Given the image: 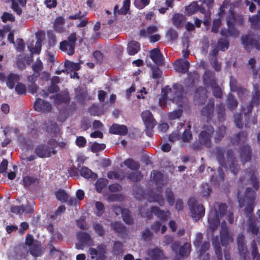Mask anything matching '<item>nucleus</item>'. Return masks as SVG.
Wrapping results in <instances>:
<instances>
[{"label": "nucleus", "mask_w": 260, "mask_h": 260, "mask_svg": "<svg viewBox=\"0 0 260 260\" xmlns=\"http://www.w3.org/2000/svg\"><path fill=\"white\" fill-rule=\"evenodd\" d=\"M220 239L221 244L223 246H226L229 243L233 242V236L229 233L224 220L221 222Z\"/></svg>", "instance_id": "9"}, {"label": "nucleus", "mask_w": 260, "mask_h": 260, "mask_svg": "<svg viewBox=\"0 0 260 260\" xmlns=\"http://www.w3.org/2000/svg\"><path fill=\"white\" fill-rule=\"evenodd\" d=\"M142 119L147 128L152 129L156 122L151 112L148 110L143 111L141 114Z\"/></svg>", "instance_id": "10"}, {"label": "nucleus", "mask_w": 260, "mask_h": 260, "mask_svg": "<svg viewBox=\"0 0 260 260\" xmlns=\"http://www.w3.org/2000/svg\"><path fill=\"white\" fill-rule=\"evenodd\" d=\"M65 22V20L63 18L61 17H58L56 18L54 22V29L58 32H61L63 31V24Z\"/></svg>", "instance_id": "31"}, {"label": "nucleus", "mask_w": 260, "mask_h": 260, "mask_svg": "<svg viewBox=\"0 0 260 260\" xmlns=\"http://www.w3.org/2000/svg\"><path fill=\"white\" fill-rule=\"evenodd\" d=\"M33 42H28L27 47L30 52L33 53H39L41 50V40L38 39L36 42L35 46L34 48L33 46Z\"/></svg>", "instance_id": "26"}, {"label": "nucleus", "mask_w": 260, "mask_h": 260, "mask_svg": "<svg viewBox=\"0 0 260 260\" xmlns=\"http://www.w3.org/2000/svg\"><path fill=\"white\" fill-rule=\"evenodd\" d=\"M247 231L251 235L257 236L258 239L259 238L260 231L255 222H249L248 223Z\"/></svg>", "instance_id": "30"}, {"label": "nucleus", "mask_w": 260, "mask_h": 260, "mask_svg": "<svg viewBox=\"0 0 260 260\" xmlns=\"http://www.w3.org/2000/svg\"><path fill=\"white\" fill-rule=\"evenodd\" d=\"M122 216L123 218V219L124 221L126 223L128 224H131L133 223V220L129 212L127 209H124L122 212Z\"/></svg>", "instance_id": "46"}, {"label": "nucleus", "mask_w": 260, "mask_h": 260, "mask_svg": "<svg viewBox=\"0 0 260 260\" xmlns=\"http://www.w3.org/2000/svg\"><path fill=\"white\" fill-rule=\"evenodd\" d=\"M78 239L81 243H85L86 245L93 244V242L90 239V235L85 233H80L77 235Z\"/></svg>", "instance_id": "27"}, {"label": "nucleus", "mask_w": 260, "mask_h": 260, "mask_svg": "<svg viewBox=\"0 0 260 260\" xmlns=\"http://www.w3.org/2000/svg\"><path fill=\"white\" fill-rule=\"evenodd\" d=\"M210 73H206L203 77L204 82L207 86H210L213 88V93L215 96L220 98L222 96L220 88L216 85L214 79L210 76Z\"/></svg>", "instance_id": "6"}, {"label": "nucleus", "mask_w": 260, "mask_h": 260, "mask_svg": "<svg viewBox=\"0 0 260 260\" xmlns=\"http://www.w3.org/2000/svg\"><path fill=\"white\" fill-rule=\"evenodd\" d=\"M151 213H153L160 219L166 220L170 216V213L161 210L159 208L153 207L151 209Z\"/></svg>", "instance_id": "20"}, {"label": "nucleus", "mask_w": 260, "mask_h": 260, "mask_svg": "<svg viewBox=\"0 0 260 260\" xmlns=\"http://www.w3.org/2000/svg\"><path fill=\"white\" fill-rule=\"evenodd\" d=\"M249 20L253 27H260V11L257 12L256 15L250 17Z\"/></svg>", "instance_id": "37"}, {"label": "nucleus", "mask_w": 260, "mask_h": 260, "mask_svg": "<svg viewBox=\"0 0 260 260\" xmlns=\"http://www.w3.org/2000/svg\"><path fill=\"white\" fill-rule=\"evenodd\" d=\"M34 108L38 112H48L51 109V106L49 103L41 99H38L34 103Z\"/></svg>", "instance_id": "11"}, {"label": "nucleus", "mask_w": 260, "mask_h": 260, "mask_svg": "<svg viewBox=\"0 0 260 260\" xmlns=\"http://www.w3.org/2000/svg\"><path fill=\"white\" fill-rule=\"evenodd\" d=\"M161 94L162 96L159 99V104L161 106L165 105L167 99L178 103V101L180 98L175 88L171 89L166 87L162 89Z\"/></svg>", "instance_id": "5"}, {"label": "nucleus", "mask_w": 260, "mask_h": 260, "mask_svg": "<svg viewBox=\"0 0 260 260\" xmlns=\"http://www.w3.org/2000/svg\"><path fill=\"white\" fill-rule=\"evenodd\" d=\"M238 197L239 199V207L242 208L245 206V211L246 213H250L253 211L254 201L255 200V193L254 191L249 188H247L245 191L244 197L242 199L240 192L238 191Z\"/></svg>", "instance_id": "2"}, {"label": "nucleus", "mask_w": 260, "mask_h": 260, "mask_svg": "<svg viewBox=\"0 0 260 260\" xmlns=\"http://www.w3.org/2000/svg\"><path fill=\"white\" fill-rule=\"evenodd\" d=\"M15 90L18 94H25L26 92V86L21 83H18L15 87Z\"/></svg>", "instance_id": "55"}, {"label": "nucleus", "mask_w": 260, "mask_h": 260, "mask_svg": "<svg viewBox=\"0 0 260 260\" xmlns=\"http://www.w3.org/2000/svg\"><path fill=\"white\" fill-rule=\"evenodd\" d=\"M56 198L61 202H67L68 200V194L63 190H59L55 193Z\"/></svg>", "instance_id": "42"}, {"label": "nucleus", "mask_w": 260, "mask_h": 260, "mask_svg": "<svg viewBox=\"0 0 260 260\" xmlns=\"http://www.w3.org/2000/svg\"><path fill=\"white\" fill-rule=\"evenodd\" d=\"M213 132V128L212 126H208L204 128V129L200 133L199 139L200 143L207 147L211 146V138Z\"/></svg>", "instance_id": "7"}, {"label": "nucleus", "mask_w": 260, "mask_h": 260, "mask_svg": "<svg viewBox=\"0 0 260 260\" xmlns=\"http://www.w3.org/2000/svg\"><path fill=\"white\" fill-rule=\"evenodd\" d=\"M152 78L154 79L159 78L162 75L161 71L157 67H153L151 68Z\"/></svg>", "instance_id": "62"}, {"label": "nucleus", "mask_w": 260, "mask_h": 260, "mask_svg": "<svg viewBox=\"0 0 260 260\" xmlns=\"http://www.w3.org/2000/svg\"><path fill=\"white\" fill-rule=\"evenodd\" d=\"M22 181L25 186H28L36 183L37 182V179L32 177L25 176L23 178Z\"/></svg>", "instance_id": "50"}, {"label": "nucleus", "mask_w": 260, "mask_h": 260, "mask_svg": "<svg viewBox=\"0 0 260 260\" xmlns=\"http://www.w3.org/2000/svg\"><path fill=\"white\" fill-rule=\"evenodd\" d=\"M166 196L167 201L170 205H173L174 204V194L172 191L170 190H167L166 191Z\"/></svg>", "instance_id": "64"}, {"label": "nucleus", "mask_w": 260, "mask_h": 260, "mask_svg": "<svg viewBox=\"0 0 260 260\" xmlns=\"http://www.w3.org/2000/svg\"><path fill=\"white\" fill-rule=\"evenodd\" d=\"M65 66L68 70L78 71L80 68V63L68 61L66 62Z\"/></svg>", "instance_id": "49"}, {"label": "nucleus", "mask_w": 260, "mask_h": 260, "mask_svg": "<svg viewBox=\"0 0 260 260\" xmlns=\"http://www.w3.org/2000/svg\"><path fill=\"white\" fill-rule=\"evenodd\" d=\"M123 164L131 170H137L139 168V164L132 159L125 160Z\"/></svg>", "instance_id": "41"}, {"label": "nucleus", "mask_w": 260, "mask_h": 260, "mask_svg": "<svg viewBox=\"0 0 260 260\" xmlns=\"http://www.w3.org/2000/svg\"><path fill=\"white\" fill-rule=\"evenodd\" d=\"M142 178V175L140 172H136L129 174L127 176V178L133 182L138 181Z\"/></svg>", "instance_id": "52"}, {"label": "nucleus", "mask_w": 260, "mask_h": 260, "mask_svg": "<svg viewBox=\"0 0 260 260\" xmlns=\"http://www.w3.org/2000/svg\"><path fill=\"white\" fill-rule=\"evenodd\" d=\"M203 9V8H200L196 2H193L191 3L189 5L186 7L185 11L188 15H191L197 11H200V9Z\"/></svg>", "instance_id": "36"}, {"label": "nucleus", "mask_w": 260, "mask_h": 260, "mask_svg": "<svg viewBox=\"0 0 260 260\" xmlns=\"http://www.w3.org/2000/svg\"><path fill=\"white\" fill-rule=\"evenodd\" d=\"M108 177L110 179H116L122 180L125 177L124 172L122 170L117 171H110L108 173Z\"/></svg>", "instance_id": "35"}, {"label": "nucleus", "mask_w": 260, "mask_h": 260, "mask_svg": "<svg viewBox=\"0 0 260 260\" xmlns=\"http://www.w3.org/2000/svg\"><path fill=\"white\" fill-rule=\"evenodd\" d=\"M147 254L150 260H159L163 258L164 253L162 250L158 248L150 249L148 251Z\"/></svg>", "instance_id": "14"}, {"label": "nucleus", "mask_w": 260, "mask_h": 260, "mask_svg": "<svg viewBox=\"0 0 260 260\" xmlns=\"http://www.w3.org/2000/svg\"><path fill=\"white\" fill-rule=\"evenodd\" d=\"M214 103L212 102L202 110V114L210 117L213 113Z\"/></svg>", "instance_id": "43"}, {"label": "nucleus", "mask_w": 260, "mask_h": 260, "mask_svg": "<svg viewBox=\"0 0 260 260\" xmlns=\"http://www.w3.org/2000/svg\"><path fill=\"white\" fill-rule=\"evenodd\" d=\"M151 176L157 184L159 185L160 184H164L163 182L164 176L160 172L154 171L151 173Z\"/></svg>", "instance_id": "38"}, {"label": "nucleus", "mask_w": 260, "mask_h": 260, "mask_svg": "<svg viewBox=\"0 0 260 260\" xmlns=\"http://www.w3.org/2000/svg\"><path fill=\"white\" fill-rule=\"evenodd\" d=\"M210 191L209 186L208 184H205L202 186V190L200 193L202 197H207L210 194Z\"/></svg>", "instance_id": "60"}, {"label": "nucleus", "mask_w": 260, "mask_h": 260, "mask_svg": "<svg viewBox=\"0 0 260 260\" xmlns=\"http://www.w3.org/2000/svg\"><path fill=\"white\" fill-rule=\"evenodd\" d=\"M31 254L35 256H38L41 254L40 245L37 242H35L34 246L30 247Z\"/></svg>", "instance_id": "44"}, {"label": "nucleus", "mask_w": 260, "mask_h": 260, "mask_svg": "<svg viewBox=\"0 0 260 260\" xmlns=\"http://www.w3.org/2000/svg\"><path fill=\"white\" fill-rule=\"evenodd\" d=\"M226 208L225 204L215 203L214 204L213 208L210 211L208 216L207 236L208 239L212 238V243L215 248L217 260H222V254L217 237L213 238V232L217 229L220 218L224 215Z\"/></svg>", "instance_id": "1"}, {"label": "nucleus", "mask_w": 260, "mask_h": 260, "mask_svg": "<svg viewBox=\"0 0 260 260\" xmlns=\"http://www.w3.org/2000/svg\"><path fill=\"white\" fill-rule=\"evenodd\" d=\"M242 40L244 47L247 49H249L250 46H254L257 49H259L258 42L253 40L249 36L243 37Z\"/></svg>", "instance_id": "19"}, {"label": "nucleus", "mask_w": 260, "mask_h": 260, "mask_svg": "<svg viewBox=\"0 0 260 260\" xmlns=\"http://www.w3.org/2000/svg\"><path fill=\"white\" fill-rule=\"evenodd\" d=\"M140 49V44L135 41H130L127 47V52L129 55H134L137 53Z\"/></svg>", "instance_id": "16"}, {"label": "nucleus", "mask_w": 260, "mask_h": 260, "mask_svg": "<svg viewBox=\"0 0 260 260\" xmlns=\"http://www.w3.org/2000/svg\"><path fill=\"white\" fill-rule=\"evenodd\" d=\"M106 185V181L102 179L98 180L95 183V187L98 192H101L103 188Z\"/></svg>", "instance_id": "59"}, {"label": "nucleus", "mask_w": 260, "mask_h": 260, "mask_svg": "<svg viewBox=\"0 0 260 260\" xmlns=\"http://www.w3.org/2000/svg\"><path fill=\"white\" fill-rule=\"evenodd\" d=\"M81 175L85 178L96 179L97 175L86 167H83L80 170Z\"/></svg>", "instance_id": "25"}, {"label": "nucleus", "mask_w": 260, "mask_h": 260, "mask_svg": "<svg viewBox=\"0 0 260 260\" xmlns=\"http://www.w3.org/2000/svg\"><path fill=\"white\" fill-rule=\"evenodd\" d=\"M191 246L189 243H185L181 247H180L179 252L177 254L178 255L181 257V259L178 257L176 260H181V258L188 254H189L190 251Z\"/></svg>", "instance_id": "32"}, {"label": "nucleus", "mask_w": 260, "mask_h": 260, "mask_svg": "<svg viewBox=\"0 0 260 260\" xmlns=\"http://www.w3.org/2000/svg\"><path fill=\"white\" fill-rule=\"evenodd\" d=\"M225 132V127L224 125H221L218 127L215 137V139L217 140H220L224 135Z\"/></svg>", "instance_id": "56"}, {"label": "nucleus", "mask_w": 260, "mask_h": 260, "mask_svg": "<svg viewBox=\"0 0 260 260\" xmlns=\"http://www.w3.org/2000/svg\"><path fill=\"white\" fill-rule=\"evenodd\" d=\"M189 62L182 58L176 60L174 64V69L179 73H185L189 68Z\"/></svg>", "instance_id": "12"}, {"label": "nucleus", "mask_w": 260, "mask_h": 260, "mask_svg": "<svg viewBox=\"0 0 260 260\" xmlns=\"http://www.w3.org/2000/svg\"><path fill=\"white\" fill-rule=\"evenodd\" d=\"M240 156L243 161L246 162L250 160V151L248 146H245L241 149Z\"/></svg>", "instance_id": "33"}, {"label": "nucleus", "mask_w": 260, "mask_h": 260, "mask_svg": "<svg viewBox=\"0 0 260 260\" xmlns=\"http://www.w3.org/2000/svg\"><path fill=\"white\" fill-rule=\"evenodd\" d=\"M89 253L91 255V258L96 260H104L106 258V246L103 245L99 246L97 249L94 248H90L89 249Z\"/></svg>", "instance_id": "8"}, {"label": "nucleus", "mask_w": 260, "mask_h": 260, "mask_svg": "<svg viewBox=\"0 0 260 260\" xmlns=\"http://www.w3.org/2000/svg\"><path fill=\"white\" fill-rule=\"evenodd\" d=\"M209 247L210 243L209 242H205L201 246L200 245L198 248H197L198 252L199 253L200 256H201V258L203 259L209 260V256L208 253L206 254L205 257H203L204 256V253H205V252L209 248Z\"/></svg>", "instance_id": "24"}, {"label": "nucleus", "mask_w": 260, "mask_h": 260, "mask_svg": "<svg viewBox=\"0 0 260 260\" xmlns=\"http://www.w3.org/2000/svg\"><path fill=\"white\" fill-rule=\"evenodd\" d=\"M127 131L126 126L117 124H113L109 129L110 133L120 135H126Z\"/></svg>", "instance_id": "13"}, {"label": "nucleus", "mask_w": 260, "mask_h": 260, "mask_svg": "<svg viewBox=\"0 0 260 260\" xmlns=\"http://www.w3.org/2000/svg\"><path fill=\"white\" fill-rule=\"evenodd\" d=\"M160 193V192L159 190L157 189L156 191L152 192V194L149 196L148 200L150 202H157L159 205L162 206L164 204V200Z\"/></svg>", "instance_id": "21"}, {"label": "nucleus", "mask_w": 260, "mask_h": 260, "mask_svg": "<svg viewBox=\"0 0 260 260\" xmlns=\"http://www.w3.org/2000/svg\"><path fill=\"white\" fill-rule=\"evenodd\" d=\"M251 101L253 104L258 105L260 101V91L256 84L253 85V91L252 92Z\"/></svg>", "instance_id": "28"}, {"label": "nucleus", "mask_w": 260, "mask_h": 260, "mask_svg": "<svg viewBox=\"0 0 260 260\" xmlns=\"http://www.w3.org/2000/svg\"><path fill=\"white\" fill-rule=\"evenodd\" d=\"M237 243L239 253L244 257L246 253V247L244 243V236L243 234H239L238 235Z\"/></svg>", "instance_id": "17"}, {"label": "nucleus", "mask_w": 260, "mask_h": 260, "mask_svg": "<svg viewBox=\"0 0 260 260\" xmlns=\"http://www.w3.org/2000/svg\"><path fill=\"white\" fill-rule=\"evenodd\" d=\"M68 42L70 43V53H74L75 50V42L77 41L76 34L75 32L72 33L68 38Z\"/></svg>", "instance_id": "40"}, {"label": "nucleus", "mask_w": 260, "mask_h": 260, "mask_svg": "<svg viewBox=\"0 0 260 260\" xmlns=\"http://www.w3.org/2000/svg\"><path fill=\"white\" fill-rule=\"evenodd\" d=\"M188 206L192 213V217L194 220H198L204 216L205 208L202 205L199 204L195 199L191 198L189 200Z\"/></svg>", "instance_id": "4"}, {"label": "nucleus", "mask_w": 260, "mask_h": 260, "mask_svg": "<svg viewBox=\"0 0 260 260\" xmlns=\"http://www.w3.org/2000/svg\"><path fill=\"white\" fill-rule=\"evenodd\" d=\"M227 24L229 27V36H231L233 37H238L239 35L238 31L236 30L234 27H233L232 22L230 21L229 19H227Z\"/></svg>", "instance_id": "48"}, {"label": "nucleus", "mask_w": 260, "mask_h": 260, "mask_svg": "<svg viewBox=\"0 0 260 260\" xmlns=\"http://www.w3.org/2000/svg\"><path fill=\"white\" fill-rule=\"evenodd\" d=\"M129 5L130 0H124L123 3V6L120 10H119L118 6L116 5L114 9V14H125L129 9Z\"/></svg>", "instance_id": "23"}, {"label": "nucleus", "mask_w": 260, "mask_h": 260, "mask_svg": "<svg viewBox=\"0 0 260 260\" xmlns=\"http://www.w3.org/2000/svg\"><path fill=\"white\" fill-rule=\"evenodd\" d=\"M230 86L231 89L232 91H237L238 94L239 96H241L242 94H247V91L245 89L242 88H238L237 86L236 81L233 78L230 79Z\"/></svg>", "instance_id": "29"}, {"label": "nucleus", "mask_w": 260, "mask_h": 260, "mask_svg": "<svg viewBox=\"0 0 260 260\" xmlns=\"http://www.w3.org/2000/svg\"><path fill=\"white\" fill-rule=\"evenodd\" d=\"M106 147L104 144H99L94 143L92 144L90 147L91 151L93 152H97L104 150Z\"/></svg>", "instance_id": "53"}, {"label": "nucleus", "mask_w": 260, "mask_h": 260, "mask_svg": "<svg viewBox=\"0 0 260 260\" xmlns=\"http://www.w3.org/2000/svg\"><path fill=\"white\" fill-rule=\"evenodd\" d=\"M157 27L154 25H150L148 26L146 29H143L140 31V35L143 37H147L157 31Z\"/></svg>", "instance_id": "34"}, {"label": "nucleus", "mask_w": 260, "mask_h": 260, "mask_svg": "<svg viewBox=\"0 0 260 260\" xmlns=\"http://www.w3.org/2000/svg\"><path fill=\"white\" fill-rule=\"evenodd\" d=\"M70 44L67 41H63L60 42L59 45L60 49L64 52H67L69 55H72L74 53H70Z\"/></svg>", "instance_id": "47"}, {"label": "nucleus", "mask_w": 260, "mask_h": 260, "mask_svg": "<svg viewBox=\"0 0 260 260\" xmlns=\"http://www.w3.org/2000/svg\"><path fill=\"white\" fill-rule=\"evenodd\" d=\"M150 3V0H135V6L139 9H142Z\"/></svg>", "instance_id": "54"}, {"label": "nucleus", "mask_w": 260, "mask_h": 260, "mask_svg": "<svg viewBox=\"0 0 260 260\" xmlns=\"http://www.w3.org/2000/svg\"><path fill=\"white\" fill-rule=\"evenodd\" d=\"M1 19L2 21L5 23L7 21L14 22L15 20L13 15L8 12H4L1 16Z\"/></svg>", "instance_id": "51"}, {"label": "nucleus", "mask_w": 260, "mask_h": 260, "mask_svg": "<svg viewBox=\"0 0 260 260\" xmlns=\"http://www.w3.org/2000/svg\"><path fill=\"white\" fill-rule=\"evenodd\" d=\"M6 3H11V8L17 14L20 15L22 13V9L19 6L18 3L15 0H4Z\"/></svg>", "instance_id": "39"}, {"label": "nucleus", "mask_w": 260, "mask_h": 260, "mask_svg": "<svg viewBox=\"0 0 260 260\" xmlns=\"http://www.w3.org/2000/svg\"><path fill=\"white\" fill-rule=\"evenodd\" d=\"M206 97V90L202 87H200L197 89L195 92L194 101L198 104L202 103Z\"/></svg>", "instance_id": "18"}, {"label": "nucleus", "mask_w": 260, "mask_h": 260, "mask_svg": "<svg viewBox=\"0 0 260 260\" xmlns=\"http://www.w3.org/2000/svg\"><path fill=\"white\" fill-rule=\"evenodd\" d=\"M151 59L157 64H160L163 62V58L160 50L158 48H154L150 52Z\"/></svg>", "instance_id": "15"}, {"label": "nucleus", "mask_w": 260, "mask_h": 260, "mask_svg": "<svg viewBox=\"0 0 260 260\" xmlns=\"http://www.w3.org/2000/svg\"><path fill=\"white\" fill-rule=\"evenodd\" d=\"M184 21V17L182 14H176L173 18L174 24L177 27L180 26L181 23Z\"/></svg>", "instance_id": "45"}, {"label": "nucleus", "mask_w": 260, "mask_h": 260, "mask_svg": "<svg viewBox=\"0 0 260 260\" xmlns=\"http://www.w3.org/2000/svg\"><path fill=\"white\" fill-rule=\"evenodd\" d=\"M228 105L230 108H235L237 107L238 103L234 99L233 96L231 94H229L228 96Z\"/></svg>", "instance_id": "63"}, {"label": "nucleus", "mask_w": 260, "mask_h": 260, "mask_svg": "<svg viewBox=\"0 0 260 260\" xmlns=\"http://www.w3.org/2000/svg\"><path fill=\"white\" fill-rule=\"evenodd\" d=\"M95 208L97 210L96 215L101 216L104 212V206L100 202H96L95 204Z\"/></svg>", "instance_id": "61"}, {"label": "nucleus", "mask_w": 260, "mask_h": 260, "mask_svg": "<svg viewBox=\"0 0 260 260\" xmlns=\"http://www.w3.org/2000/svg\"><path fill=\"white\" fill-rule=\"evenodd\" d=\"M59 78L57 76H54L51 79L52 81V85H51V88L52 89H49L50 92H56L58 90V88L57 86L55 85V84L58 83L59 82Z\"/></svg>", "instance_id": "57"}, {"label": "nucleus", "mask_w": 260, "mask_h": 260, "mask_svg": "<svg viewBox=\"0 0 260 260\" xmlns=\"http://www.w3.org/2000/svg\"><path fill=\"white\" fill-rule=\"evenodd\" d=\"M35 72L39 73L42 70L43 63L40 59H37L32 66Z\"/></svg>", "instance_id": "58"}, {"label": "nucleus", "mask_w": 260, "mask_h": 260, "mask_svg": "<svg viewBox=\"0 0 260 260\" xmlns=\"http://www.w3.org/2000/svg\"><path fill=\"white\" fill-rule=\"evenodd\" d=\"M20 79V76L18 74L10 73L7 78L6 84L7 86L13 89L15 86V83Z\"/></svg>", "instance_id": "22"}, {"label": "nucleus", "mask_w": 260, "mask_h": 260, "mask_svg": "<svg viewBox=\"0 0 260 260\" xmlns=\"http://www.w3.org/2000/svg\"><path fill=\"white\" fill-rule=\"evenodd\" d=\"M57 143L54 140L50 141L47 145L38 146L35 150L36 154L40 157H50L52 154H55V148Z\"/></svg>", "instance_id": "3"}]
</instances>
